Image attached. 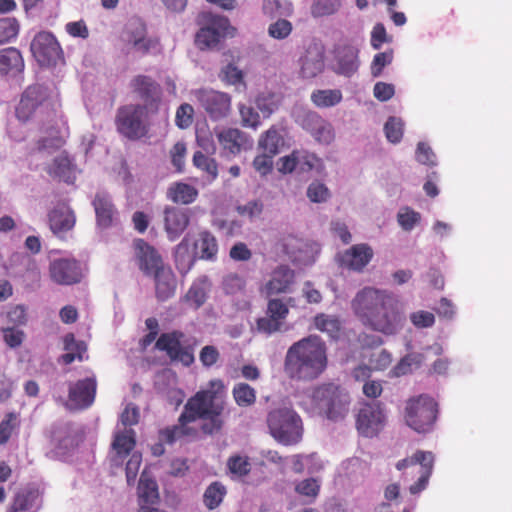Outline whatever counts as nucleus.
Returning <instances> with one entry per match:
<instances>
[{"label":"nucleus","mask_w":512,"mask_h":512,"mask_svg":"<svg viewBox=\"0 0 512 512\" xmlns=\"http://www.w3.org/2000/svg\"><path fill=\"white\" fill-rule=\"evenodd\" d=\"M225 395L223 381L210 380L206 388L197 391L187 400L179 417V426H172L160 432L161 440L172 444L183 435L189 434L186 425L198 419L205 421L201 426L205 434L218 433L224 424L221 416L225 409Z\"/></svg>","instance_id":"1"},{"label":"nucleus","mask_w":512,"mask_h":512,"mask_svg":"<svg viewBox=\"0 0 512 512\" xmlns=\"http://www.w3.org/2000/svg\"><path fill=\"white\" fill-rule=\"evenodd\" d=\"M351 309L364 326L385 335L396 334L406 321L394 294L374 287L358 291L351 301Z\"/></svg>","instance_id":"2"},{"label":"nucleus","mask_w":512,"mask_h":512,"mask_svg":"<svg viewBox=\"0 0 512 512\" xmlns=\"http://www.w3.org/2000/svg\"><path fill=\"white\" fill-rule=\"evenodd\" d=\"M327 365V347L317 335H309L293 343L284 358V372L295 381H313L323 374Z\"/></svg>","instance_id":"3"},{"label":"nucleus","mask_w":512,"mask_h":512,"mask_svg":"<svg viewBox=\"0 0 512 512\" xmlns=\"http://www.w3.org/2000/svg\"><path fill=\"white\" fill-rule=\"evenodd\" d=\"M59 107L57 97L48 87L41 84H32L21 94L15 114L20 122L26 123L35 120L38 123L50 115H55Z\"/></svg>","instance_id":"4"},{"label":"nucleus","mask_w":512,"mask_h":512,"mask_svg":"<svg viewBox=\"0 0 512 512\" xmlns=\"http://www.w3.org/2000/svg\"><path fill=\"white\" fill-rule=\"evenodd\" d=\"M314 406L327 419L337 422L343 420L350 411V394L334 383H324L313 390Z\"/></svg>","instance_id":"5"},{"label":"nucleus","mask_w":512,"mask_h":512,"mask_svg":"<svg viewBox=\"0 0 512 512\" xmlns=\"http://www.w3.org/2000/svg\"><path fill=\"white\" fill-rule=\"evenodd\" d=\"M267 425L271 436L279 443L289 446L302 438V420L289 408H277L267 415Z\"/></svg>","instance_id":"6"},{"label":"nucleus","mask_w":512,"mask_h":512,"mask_svg":"<svg viewBox=\"0 0 512 512\" xmlns=\"http://www.w3.org/2000/svg\"><path fill=\"white\" fill-rule=\"evenodd\" d=\"M438 414L437 402L428 395H419L407 401L405 420L418 433L432 430Z\"/></svg>","instance_id":"7"},{"label":"nucleus","mask_w":512,"mask_h":512,"mask_svg":"<svg viewBox=\"0 0 512 512\" xmlns=\"http://www.w3.org/2000/svg\"><path fill=\"white\" fill-rule=\"evenodd\" d=\"M150 110L141 104H127L118 108L115 125L117 131L130 140H138L144 137L148 128L145 123Z\"/></svg>","instance_id":"8"},{"label":"nucleus","mask_w":512,"mask_h":512,"mask_svg":"<svg viewBox=\"0 0 512 512\" xmlns=\"http://www.w3.org/2000/svg\"><path fill=\"white\" fill-rule=\"evenodd\" d=\"M198 24L201 27L196 33L195 44L201 50L216 47L231 28L228 18L211 12H202L198 16Z\"/></svg>","instance_id":"9"},{"label":"nucleus","mask_w":512,"mask_h":512,"mask_svg":"<svg viewBox=\"0 0 512 512\" xmlns=\"http://www.w3.org/2000/svg\"><path fill=\"white\" fill-rule=\"evenodd\" d=\"M434 468V454L430 451L417 450L412 456L402 459L396 463V469L406 471L412 469L419 477L409 487V492L416 495L426 489Z\"/></svg>","instance_id":"10"},{"label":"nucleus","mask_w":512,"mask_h":512,"mask_svg":"<svg viewBox=\"0 0 512 512\" xmlns=\"http://www.w3.org/2000/svg\"><path fill=\"white\" fill-rule=\"evenodd\" d=\"M38 125L43 134L36 142L38 151H56L65 145L66 135L59 110L55 112V115H50L38 122Z\"/></svg>","instance_id":"11"},{"label":"nucleus","mask_w":512,"mask_h":512,"mask_svg":"<svg viewBox=\"0 0 512 512\" xmlns=\"http://www.w3.org/2000/svg\"><path fill=\"white\" fill-rule=\"evenodd\" d=\"M385 414L380 403H363L356 414V429L367 438L379 434L385 425Z\"/></svg>","instance_id":"12"},{"label":"nucleus","mask_w":512,"mask_h":512,"mask_svg":"<svg viewBox=\"0 0 512 512\" xmlns=\"http://www.w3.org/2000/svg\"><path fill=\"white\" fill-rule=\"evenodd\" d=\"M31 51L42 66L56 65L63 59L62 48L51 32H39L31 42Z\"/></svg>","instance_id":"13"},{"label":"nucleus","mask_w":512,"mask_h":512,"mask_svg":"<svg viewBox=\"0 0 512 512\" xmlns=\"http://www.w3.org/2000/svg\"><path fill=\"white\" fill-rule=\"evenodd\" d=\"M132 92L143 102L151 114H156L162 99L161 85L151 76L138 74L130 81Z\"/></svg>","instance_id":"14"},{"label":"nucleus","mask_w":512,"mask_h":512,"mask_svg":"<svg viewBox=\"0 0 512 512\" xmlns=\"http://www.w3.org/2000/svg\"><path fill=\"white\" fill-rule=\"evenodd\" d=\"M195 97L212 120L226 118L231 112V96L228 93L199 89L195 92Z\"/></svg>","instance_id":"15"},{"label":"nucleus","mask_w":512,"mask_h":512,"mask_svg":"<svg viewBox=\"0 0 512 512\" xmlns=\"http://www.w3.org/2000/svg\"><path fill=\"white\" fill-rule=\"evenodd\" d=\"M184 333L179 330L162 333L155 343V348L166 352L172 361L181 362L185 366H190L194 362V355L188 347L181 344Z\"/></svg>","instance_id":"16"},{"label":"nucleus","mask_w":512,"mask_h":512,"mask_svg":"<svg viewBox=\"0 0 512 512\" xmlns=\"http://www.w3.org/2000/svg\"><path fill=\"white\" fill-rule=\"evenodd\" d=\"M191 211L179 206L166 205L162 211L163 229L170 241H176L188 228Z\"/></svg>","instance_id":"17"},{"label":"nucleus","mask_w":512,"mask_h":512,"mask_svg":"<svg viewBox=\"0 0 512 512\" xmlns=\"http://www.w3.org/2000/svg\"><path fill=\"white\" fill-rule=\"evenodd\" d=\"M49 274L59 285H73L81 281L83 274L80 263L75 259L60 258L50 263Z\"/></svg>","instance_id":"18"},{"label":"nucleus","mask_w":512,"mask_h":512,"mask_svg":"<svg viewBox=\"0 0 512 512\" xmlns=\"http://www.w3.org/2000/svg\"><path fill=\"white\" fill-rule=\"evenodd\" d=\"M325 48L320 42H311L307 45L300 58V75L305 79H312L321 74L325 67Z\"/></svg>","instance_id":"19"},{"label":"nucleus","mask_w":512,"mask_h":512,"mask_svg":"<svg viewBox=\"0 0 512 512\" xmlns=\"http://www.w3.org/2000/svg\"><path fill=\"white\" fill-rule=\"evenodd\" d=\"M97 380L93 375L70 385L68 397L76 409L89 408L95 401Z\"/></svg>","instance_id":"20"},{"label":"nucleus","mask_w":512,"mask_h":512,"mask_svg":"<svg viewBox=\"0 0 512 512\" xmlns=\"http://www.w3.org/2000/svg\"><path fill=\"white\" fill-rule=\"evenodd\" d=\"M133 249L139 269L146 275H152L155 270L164 265L158 251L144 239H135Z\"/></svg>","instance_id":"21"},{"label":"nucleus","mask_w":512,"mask_h":512,"mask_svg":"<svg viewBox=\"0 0 512 512\" xmlns=\"http://www.w3.org/2000/svg\"><path fill=\"white\" fill-rule=\"evenodd\" d=\"M373 256V249L368 244H355L339 255V264L349 270L362 272Z\"/></svg>","instance_id":"22"},{"label":"nucleus","mask_w":512,"mask_h":512,"mask_svg":"<svg viewBox=\"0 0 512 512\" xmlns=\"http://www.w3.org/2000/svg\"><path fill=\"white\" fill-rule=\"evenodd\" d=\"M216 137L223 150L236 155L242 149L252 146V143L246 133L237 128H222L216 130Z\"/></svg>","instance_id":"23"},{"label":"nucleus","mask_w":512,"mask_h":512,"mask_svg":"<svg viewBox=\"0 0 512 512\" xmlns=\"http://www.w3.org/2000/svg\"><path fill=\"white\" fill-rule=\"evenodd\" d=\"M127 42L141 55L160 54L162 46L158 37H146V27L139 24L134 30L128 31Z\"/></svg>","instance_id":"24"},{"label":"nucleus","mask_w":512,"mask_h":512,"mask_svg":"<svg viewBox=\"0 0 512 512\" xmlns=\"http://www.w3.org/2000/svg\"><path fill=\"white\" fill-rule=\"evenodd\" d=\"M49 226L55 235L72 230L76 224L74 211L66 204H60L48 214Z\"/></svg>","instance_id":"25"},{"label":"nucleus","mask_w":512,"mask_h":512,"mask_svg":"<svg viewBox=\"0 0 512 512\" xmlns=\"http://www.w3.org/2000/svg\"><path fill=\"white\" fill-rule=\"evenodd\" d=\"M335 59L337 73L350 77L359 68V50L351 44H343L336 48Z\"/></svg>","instance_id":"26"},{"label":"nucleus","mask_w":512,"mask_h":512,"mask_svg":"<svg viewBox=\"0 0 512 512\" xmlns=\"http://www.w3.org/2000/svg\"><path fill=\"white\" fill-rule=\"evenodd\" d=\"M302 126L319 143L329 144L334 139L331 125L316 113H307L303 118Z\"/></svg>","instance_id":"27"},{"label":"nucleus","mask_w":512,"mask_h":512,"mask_svg":"<svg viewBox=\"0 0 512 512\" xmlns=\"http://www.w3.org/2000/svg\"><path fill=\"white\" fill-rule=\"evenodd\" d=\"M295 273L286 265L278 266L271 279L266 283L264 290L267 296L286 293L293 284Z\"/></svg>","instance_id":"28"},{"label":"nucleus","mask_w":512,"mask_h":512,"mask_svg":"<svg viewBox=\"0 0 512 512\" xmlns=\"http://www.w3.org/2000/svg\"><path fill=\"white\" fill-rule=\"evenodd\" d=\"M156 288V297L159 301H166L175 294L176 278L171 268L162 266L153 273Z\"/></svg>","instance_id":"29"},{"label":"nucleus","mask_w":512,"mask_h":512,"mask_svg":"<svg viewBox=\"0 0 512 512\" xmlns=\"http://www.w3.org/2000/svg\"><path fill=\"white\" fill-rule=\"evenodd\" d=\"M92 204L96 214L97 225L101 228L112 226L116 210L110 196L106 193H97Z\"/></svg>","instance_id":"30"},{"label":"nucleus","mask_w":512,"mask_h":512,"mask_svg":"<svg viewBox=\"0 0 512 512\" xmlns=\"http://www.w3.org/2000/svg\"><path fill=\"white\" fill-rule=\"evenodd\" d=\"M24 60L21 52L8 47L0 49V74L4 76H17L24 70Z\"/></svg>","instance_id":"31"},{"label":"nucleus","mask_w":512,"mask_h":512,"mask_svg":"<svg viewBox=\"0 0 512 512\" xmlns=\"http://www.w3.org/2000/svg\"><path fill=\"white\" fill-rule=\"evenodd\" d=\"M136 445L135 432L133 429H127L123 432H117L114 435L112 449L115 455L112 458L114 465H120Z\"/></svg>","instance_id":"32"},{"label":"nucleus","mask_w":512,"mask_h":512,"mask_svg":"<svg viewBox=\"0 0 512 512\" xmlns=\"http://www.w3.org/2000/svg\"><path fill=\"white\" fill-rule=\"evenodd\" d=\"M75 166L66 152L55 157L52 163L46 168L47 173L58 180L72 183L75 179Z\"/></svg>","instance_id":"33"},{"label":"nucleus","mask_w":512,"mask_h":512,"mask_svg":"<svg viewBox=\"0 0 512 512\" xmlns=\"http://www.w3.org/2000/svg\"><path fill=\"white\" fill-rule=\"evenodd\" d=\"M137 495L139 508L158 504L160 496L157 482L142 473L137 487Z\"/></svg>","instance_id":"34"},{"label":"nucleus","mask_w":512,"mask_h":512,"mask_svg":"<svg viewBox=\"0 0 512 512\" xmlns=\"http://www.w3.org/2000/svg\"><path fill=\"white\" fill-rule=\"evenodd\" d=\"M198 194L197 188L193 185L178 181L167 188L166 197L173 203L189 205L197 199Z\"/></svg>","instance_id":"35"},{"label":"nucleus","mask_w":512,"mask_h":512,"mask_svg":"<svg viewBox=\"0 0 512 512\" xmlns=\"http://www.w3.org/2000/svg\"><path fill=\"white\" fill-rule=\"evenodd\" d=\"M259 148L276 156L284 145V138L276 126H271L259 139Z\"/></svg>","instance_id":"36"},{"label":"nucleus","mask_w":512,"mask_h":512,"mask_svg":"<svg viewBox=\"0 0 512 512\" xmlns=\"http://www.w3.org/2000/svg\"><path fill=\"white\" fill-rule=\"evenodd\" d=\"M342 92L339 89H318L311 94V101L319 108L332 107L340 103Z\"/></svg>","instance_id":"37"},{"label":"nucleus","mask_w":512,"mask_h":512,"mask_svg":"<svg viewBox=\"0 0 512 512\" xmlns=\"http://www.w3.org/2000/svg\"><path fill=\"white\" fill-rule=\"evenodd\" d=\"M282 97L272 91H263L256 97L255 103L264 117H269L281 105Z\"/></svg>","instance_id":"38"},{"label":"nucleus","mask_w":512,"mask_h":512,"mask_svg":"<svg viewBox=\"0 0 512 512\" xmlns=\"http://www.w3.org/2000/svg\"><path fill=\"white\" fill-rule=\"evenodd\" d=\"M39 498V492L36 489L23 490L16 494L13 503L8 512H20L31 510Z\"/></svg>","instance_id":"39"},{"label":"nucleus","mask_w":512,"mask_h":512,"mask_svg":"<svg viewBox=\"0 0 512 512\" xmlns=\"http://www.w3.org/2000/svg\"><path fill=\"white\" fill-rule=\"evenodd\" d=\"M20 417L16 412H8L0 421V445H5L9 442L12 435L20 428Z\"/></svg>","instance_id":"40"},{"label":"nucleus","mask_w":512,"mask_h":512,"mask_svg":"<svg viewBox=\"0 0 512 512\" xmlns=\"http://www.w3.org/2000/svg\"><path fill=\"white\" fill-rule=\"evenodd\" d=\"M226 495L225 486L218 482H212L205 490L203 495L204 505L209 509L213 510L217 508L223 501Z\"/></svg>","instance_id":"41"},{"label":"nucleus","mask_w":512,"mask_h":512,"mask_svg":"<svg viewBox=\"0 0 512 512\" xmlns=\"http://www.w3.org/2000/svg\"><path fill=\"white\" fill-rule=\"evenodd\" d=\"M314 325L319 331L329 334L332 338H337L341 330V323L336 316L323 313L315 316Z\"/></svg>","instance_id":"42"},{"label":"nucleus","mask_w":512,"mask_h":512,"mask_svg":"<svg viewBox=\"0 0 512 512\" xmlns=\"http://www.w3.org/2000/svg\"><path fill=\"white\" fill-rule=\"evenodd\" d=\"M196 247L199 248L202 259H213L218 252L216 238L209 231H203L199 234Z\"/></svg>","instance_id":"43"},{"label":"nucleus","mask_w":512,"mask_h":512,"mask_svg":"<svg viewBox=\"0 0 512 512\" xmlns=\"http://www.w3.org/2000/svg\"><path fill=\"white\" fill-rule=\"evenodd\" d=\"M235 402L241 407H248L256 401V391L247 383H237L232 390Z\"/></svg>","instance_id":"44"},{"label":"nucleus","mask_w":512,"mask_h":512,"mask_svg":"<svg viewBox=\"0 0 512 512\" xmlns=\"http://www.w3.org/2000/svg\"><path fill=\"white\" fill-rule=\"evenodd\" d=\"M219 78L228 85H241L244 89L246 88L244 72L233 63H229L221 69Z\"/></svg>","instance_id":"45"},{"label":"nucleus","mask_w":512,"mask_h":512,"mask_svg":"<svg viewBox=\"0 0 512 512\" xmlns=\"http://www.w3.org/2000/svg\"><path fill=\"white\" fill-rule=\"evenodd\" d=\"M262 10L265 15L274 18L277 16H290L293 12V7L290 2L282 3L280 0H263Z\"/></svg>","instance_id":"46"},{"label":"nucleus","mask_w":512,"mask_h":512,"mask_svg":"<svg viewBox=\"0 0 512 512\" xmlns=\"http://www.w3.org/2000/svg\"><path fill=\"white\" fill-rule=\"evenodd\" d=\"M175 262L180 271H187L190 269L193 261L189 253V242L184 238L175 248Z\"/></svg>","instance_id":"47"},{"label":"nucleus","mask_w":512,"mask_h":512,"mask_svg":"<svg viewBox=\"0 0 512 512\" xmlns=\"http://www.w3.org/2000/svg\"><path fill=\"white\" fill-rule=\"evenodd\" d=\"M404 123L400 118L389 117L384 125L386 138L391 143H399L403 137Z\"/></svg>","instance_id":"48"},{"label":"nucleus","mask_w":512,"mask_h":512,"mask_svg":"<svg viewBox=\"0 0 512 512\" xmlns=\"http://www.w3.org/2000/svg\"><path fill=\"white\" fill-rule=\"evenodd\" d=\"M193 163L197 168L205 171L208 175H210L212 179L217 177L218 166L217 162L213 158L206 156L201 151H197L194 153Z\"/></svg>","instance_id":"49"},{"label":"nucleus","mask_w":512,"mask_h":512,"mask_svg":"<svg viewBox=\"0 0 512 512\" xmlns=\"http://www.w3.org/2000/svg\"><path fill=\"white\" fill-rule=\"evenodd\" d=\"M330 196L331 193L328 187L318 180L313 181L307 188V197L311 202L323 203L326 202Z\"/></svg>","instance_id":"50"},{"label":"nucleus","mask_w":512,"mask_h":512,"mask_svg":"<svg viewBox=\"0 0 512 512\" xmlns=\"http://www.w3.org/2000/svg\"><path fill=\"white\" fill-rule=\"evenodd\" d=\"M266 314L284 324L289 314V308L281 299H270L267 303Z\"/></svg>","instance_id":"51"},{"label":"nucleus","mask_w":512,"mask_h":512,"mask_svg":"<svg viewBox=\"0 0 512 512\" xmlns=\"http://www.w3.org/2000/svg\"><path fill=\"white\" fill-rule=\"evenodd\" d=\"M341 6L340 0H315L312 6V14L322 17L334 14Z\"/></svg>","instance_id":"52"},{"label":"nucleus","mask_w":512,"mask_h":512,"mask_svg":"<svg viewBox=\"0 0 512 512\" xmlns=\"http://www.w3.org/2000/svg\"><path fill=\"white\" fill-rule=\"evenodd\" d=\"M19 32V24L15 18L0 19V44L9 42Z\"/></svg>","instance_id":"53"},{"label":"nucleus","mask_w":512,"mask_h":512,"mask_svg":"<svg viewBox=\"0 0 512 512\" xmlns=\"http://www.w3.org/2000/svg\"><path fill=\"white\" fill-rule=\"evenodd\" d=\"M194 108L188 103L181 104L175 115V124L180 129H187L193 123Z\"/></svg>","instance_id":"54"},{"label":"nucleus","mask_w":512,"mask_h":512,"mask_svg":"<svg viewBox=\"0 0 512 512\" xmlns=\"http://www.w3.org/2000/svg\"><path fill=\"white\" fill-rule=\"evenodd\" d=\"M424 361V356L421 353H410L401 359L395 367L396 375H404L411 371L412 366L418 367Z\"/></svg>","instance_id":"55"},{"label":"nucleus","mask_w":512,"mask_h":512,"mask_svg":"<svg viewBox=\"0 0 512 512\" xmlns=\"http://www.w3.org/2000/svg\"><path fill=\"white\" fill-rule=\"evenodd\" d=\"M222 288L226 294H237L244 290L245 280L238 274L230 273L223 278Z\"/></svg>","instance_id":"56"},{"label":"nucleus","mask_w":512,"mask_h":512,"mask_svg":"<svg viewBox=\"0 0 512 512\" xmlns=\"http://www.w3.org/2000/svg\"><path fill=\"white\" fill-rule=\"evenodd\" d=\"M283 324L271 316L260 317L256 321V329L259 333L270 336L281 331Z\"/></svg>","instance_id":"57"},{"label":"nucleus","mask_w":512,"mask_h":512,"mask_svg":"<svg viewBox=\"0 0 512 512\" xmlns=\"http://www.w3.org/2000/svg\"><path fill=\"white\" fill-rule=\"evenodd\" d=\"M292 32V24L286 19H278L276 22L269 25L268 34L274 39H285Z\"/></svg>","instance_id":"58"},{"label":"nucleus","mask_w":512,"mask_h":512,"mask_svg":"<svg viewBox=\"0 0 512 512\" xmlns=\"http://www.w3.org/2000/svg\"><path fill=\"white\" fill-rule=\"evenodd\" d=\"M227 466L231 473L238 476H245L251 470V465L248 457H242L239 455L231 456L228 459Z\"/></svg>","instance_id":"59"},{"label":"nucleus","mask_w":512,"mask_h":512,"mask_svg":"<svg viewBox=\"0 0 512 512\" xmlns=\"http://www.w3.org/2000/svg\"><path fill=\"white\" fill-rule=\"evenodd\" d=\"M393 60V51H385L377 53L371 63V74L373 77H379L385 66L389 65Z\"/></svg>","instance_id":"60"},{"label":"nucleus","mask_w":512,"mask_h":512,"mask_svg":"<svg viewBox=\"0 0 512 512\" xmlns=\"http://www.w3.org/2000/svg\"><path fill=\"white\" fill-rule=\"evenodd\" d=\"M399 225L406 231H410L420 221L421 216L418 212L406 207L402 209L398 215Z\"/></svg>","instance_id":"61"},{"label":"nucleus","mask_w":512,"mask_h":512,"mask_svg":"<svg viewBox=\"0 0 512 512\" xmlns=\"http://www.w3.org/2000/svg\"><path fill=\"white\" fill-rule=\"evenodd\" d=\"M185 299L195 309H198L205 303L207 299L206 290L200 285L193 284L187 291Z\"/></svg>","instance_id":"62"},{"label":"nucleus","mask_w":512,"mask_h":512,"mask_svg":"<svg viewBox=\"0 0 512 512\" xmlns=\"http://www.w3.org/2000/svg\"><path fill=\"white\" fill-rule=\"evenodd\" d=\"M319 490L320 486L314 478L304 479L295 486V491L299 495L312 499L317 497Z\"/></svg>","instance_id":"63"},{"label":"nucleus","mask_w":512,"mask_h":512,"mask_svg":"<svg viewBox=\"0 0 512 512\" xmlns=\"http://www.w3.org/2000/svg\"><path fill=\"white\" fill-rule=\"evenodd\" d=\"M273 158H274V155L267 153V152L257 155L253 160L254 169L260 175L266 176L273 169Z\"/></svg>","instance_id":"64"}]
</instances>
